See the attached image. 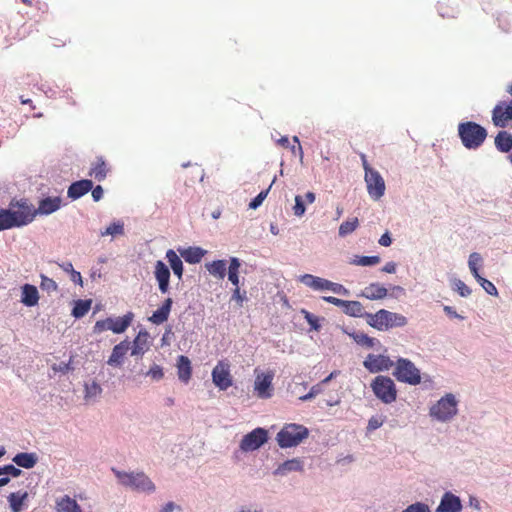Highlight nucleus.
I'll list each match as a JSON object with an SVG mask.
<instances>
[{"label":"nucleus","instance_id":"cd10ccee","mask_svg":"<svg viewBox=\"0 0 512 512\" xmlns=\"http://www.w3.org/2000/svg\"><path fill=\"white\" fill-rule=\"evenodd\" d=\"M300 280L306 286L317 291L328 290V287L330 285L329 280L311 274L303 275Z\"/></svg>","mask_w":512,"mask_h":512},{"label":"nucleus","instance_id":"6ab92c4d","mask_svg":"<svg viewBox=\"0 0 512 512\" xmlns=\"http://www.w3.org/2000/svg\"><path fill=\"white\" fill-rule=\"evenodd\" d=\"M149 338L150 335L147 331H139L132 343V346H130L131 355L142 356L146 351H148L150 348Z\"/></svg>","mask_w":512,"mask_h":512},{"label":"nucleus","instance_id":"f8f14e48","mask_svg":"<svg viewBox=\"0 0 512 512\" xmlns=\"http://www.w3.org/2000/svg\"><path fill=\"white\" fill-rule=\"evenodd\" d=\"M268 440V432L264 428H255L248 434H246L241 442L240 449L242 451H254L260 448Z\"/></svg>","mask_w":512,"mask_h":512},{"label":"nucleus","instance_id":"9d476101","mask_svg":"<svg viewBox=\"0 0 512 512\" xmlns=\"http://www.w3.org/2000/svg\"><path fill=\"white\" fill-rule=\"evenodd\" d=\"M367 192L373 200H379L385 193V181L381 174L374 168L365 172Z\"/></svg>","mask_w":512,"mask_h":512},{"label":"nucleus","instance_id":"4d7b16f0","mask_svg":"<svg viewBox=\"0 0 512 512\" xmlns=\"http://www.w3.org/2000/svg\"><path fill=\"white\" fill-rule=\"evenodd\" d=\"M246 292H241L240 287H235L232 293V299L236 300L240 306H242L243 301L246 299Z\"/></svg>","mask_w":512,"mask_h":512},{"label":"nucleus","instance_id":"bb28decb","mask_svg":"<svg viewBox=\"0 0 512 512\" xmlns=\"http://www.w3.org/2000/svg\"><path fill=\"white\" fill-rule=\"evenodd\" d=\"M177 373L179 379L188 383L192 376L191 361L187 356L180 355L177 359Z\"/></svg>","mask_w":512,"mask_h":512},{"label":"nucleus","instance_id":"5fc2aeb1","mask_svg":"<svg viewBox=\"0 0 512 512\" xmlns=\"http://www.w3.org/2000/svg\"><path fill=\"white\" fill-rule=\"evenodd\" d=\"M321 391H322L321 384H316L311 387L310 391L307 394L301 396L299 399L301 401L310 400V399L314 398L317 394H319Z\"/></svg>","mask_w":512,"mask_h":512},{"label":"nucleus","instance_id":"09e8293b","mask_svg":"<svg viewBox=\"0 0 512 512\" xmlns=\"http://www.w3.org/2000/svg\"><path fill=\"white\" fill-rule=\"evenodd\" d=\"M305 211H306V208H305L304 200H303L302 196L296 195L295 196V205L293 206L294 215L297 217H301L304 215Z\"/></svg>","mask_w":512,"mask_h":512},{"label":"nucleus","instance_id":"ddd939ff","mask_svg":"<svg viewBox=\"0 0 512 512\" xmlns=\"http://www.w3.org/2000/svg\"><path fill=\"white\" fill-rule=\"evenodd\" d=\"M512 121V99L499 101L492 110V122L496 127L505 128Z\"/></svg>","mask_w":512,"mask_h":512},{"label":"nucleus","instance_id":"f257e3e1","mask_svg":"<svg viewBox=\"0 0 512 512\" xmlns=\"http://www.w3.org/2000/svg\"><path fill=\"white\" fill-rule=\"evenodd\" d=\"M458 135L465 148L478 149L487 138V130L476 122L466 121L459 123Z\"/></svg>","mask_w":512,"mask_h":512},{"label":"nucleus","instance_id":"f03ea898","mask_svg":"<svg viewBox=\"0 0 512 512\" xmlns=\"http://www.w3.org/2000/svg\"><path fill=\"white\" fill-rule=\"evenodd\" d=\"M119 483L131 490L142 493H153L155 484L144 472H124L113 469Z\"/></svg>","mask_w":512,"mask_h":512},{"label":"nucleus","instance_id":"bf43d9fd","mask_svg":"<svg viewBox=\"0 0 512 512\" xmlns=\"http://www.w3.org/2000/svg\"><path fill=\"white\" fill-rule=\"evenodd\" d=\"M108 172L109 168L106 166L105 162L98 159V181L105 178Z\"/></svg>","mask_w":512,"mask_h":512},{"label":"nucleus","instance_id":"412c9836","mask_svg":"<svg viewBox=\"0 0 512 512\" xmlns=\"http://www.w3.org/2000/svg\"><path fill=\"white\" fill-rule=\"evenodd\" d=\"M129 350L130 342L128 340L121 341L113 348L108 364L115 367L122 365L124 357Z\"/></svg>","mask_w":512,"mask_h":512},{"label":"nucleus","instance_id":"2f4dec72","mask_svg":"<svg viewBox=\"0 0 512 512\" xmlns=\"http://www.w3.org/2000/svg\"><path fill=\"white\" fill-rule=\"evenodd\" d=\"M343 312L351 317H366L364 307L359 301L345 300L342 305Z\"/></svg>","mask_w":512,"mask_h":512},{"label":"nucleus","instance_id":"1a4fd4ad","mask_svg":"<svg viewBox=\"0 0 512 512\" xmlns=\"http://www.w3.org/2000/svg\"><path fill=\"white\" fill-rule=\"evenodd\" d=\"M134 318L132 312L121 317H108L104 320L98 321V331L111 330L116 334L123 333L131 325Z\"/></svg>","mask_w":512,"mask_h":512},{"label":"nucleus","instance_id":"2eb2a0df","mask_svg":"<svg viewBox=\"0 0 512 512\" xmlns=\"http://www.w3.org/2000/svg\"><path fill=\"white\" fill-rule=\"evenodd\" d=\"M393 312L380 309L375 314H366L367 323L377 330H386L392 327Z\"/></svg>","mask_w":512,"mask_h":512},{"label":"nucleus","instance_id":"a878e982","mask_svg":"<svg viewBox=\"0 0 512 512\" xmlns=\"http://www.w3.org/2000/svg\"><path fill=\"white\" fill-rule=\"evenodd\" d=\"M181 257L189 264L199 263L206 251L200 247H188L183 249H178Z\"/></svg>","mask_w":512,"mask_h":512},{"label":"nucleus","instance_id":"338daca9","mask_svg":"<svg viewBox=\"0 0 512 512\" xmlns=\"http://www.w3.org/2000/svg\"><path fill=\"white\" fill-rule=\"evenodd\" d=\"M382 271L386 273H395L396 264L394 262H388L383 266Z\"/></svg>","mask_w":512,"mask_h":512},{"label":"nucleus","instance_id":"a18cd8bd","mask_svg":"<svg viewBox=\"0 0 512 512\" xmlns=\"http://www.w3.org/2000/svg\"><path fill=\"white\" fill-rule=\"evenodd\" d=\"M354 340L362 345V346H366V347H373L375 345V342H376V339L375 338H372V337H369L367 334H364V333H357L354 335Z\"/></svg>","mask_w":512,"mask_h":512},{"label":"nucleus","instance_id":"aec40b11","mask_svg":"<svg viewBox=\"0 0 512 512\" xmlns=\"http://www.w3.org/2000/svg\"><path fill=\"white\" fill-rule=\"evenodd\" d=\"M172 304V298H166L162 305L155 312H153V314L148 318V320L155 325H160L166 322L168 320Z\"/></svg>","mask_w":512,"mask_h":512},{"label":"nucleus","instance_id":"20e7f679","mask_svg":"<svg viewBox=\"0 0 512 512\" xmlns=\"http://www.w3.org/2000/svg\"><path fill=\"white\" fill-rule=\"evenodd\" d=\"M370 386L374 395L384 404H391L396 401L398 391L390 377L376 376Z\"/></svg>","mask_w":512,"mask_h":512},{"label":"nucleus","instance_id":"f704fd0d","mask_svg":"<svg viewBox=\"0 0 512 512\" xmlns=\"http://www.w3.org/2000/svg\"><path fill=\"white\" fill-rule=\"evenodd\" d=\"M241 262L238 258L232 257L228 267V279L235 286L239 287V268Z\"/></svg>","mask_w":512,"mask_h":512},{"label":"nucleus","instance_id":"a211bd4d","mask_svg":"<svg viewBox=\"0 0 512 512\" xmlns=\"http://www.w3.org/2000/svg\"><path fill=\"white\" fill-rule=\"evenodd\" d=\"M462 509V504L456 495L451 492H446L436 509V512H460Z\"/></svg>","mask_w":512,"mask_h":512},{"label":"nucleus","instance_id":"c03bdc74","mask_svg":"<svg viewBox=\"0 0 512 512\" xmlns=\"http://www.w3.org/2000/svg\"><path fill=\"white\" fill-rule=\"evenodd\" d=\"M301 313L304 315L305 320L310 325L311 330L319 331L321 327L319 323V318L305 309H302Z\"/></svg>","mask_w":512,"mask_h":512},{"label":"nucleus","instance_id":"ea45409f","mask_svg":"<svg viewBox=\"0 0 512 512\" xmlns=\"http://www.w3.org/2000/svg\"><path fill=\"white\" fill-rule=\"evenodd\" d=\"M358 226H359V221H358L357 217L348 219L340 225L339 235L341 237H345V236L351 234L352 232H354Z\"/></svg>","mask_w":512,"mask_h":512},{"label":"nucleus","instance_id":"79ce46f5","mask_svg":"<svg viewBox=\"0 0 512 512\" xmlns=\"http://www.w3.org/2000/svg\"><path fill=\"white\" fill-rule=\"evenodd\" d=\"M482 258L479 253L473 252L469 256V269L474 277H479V265L481 264Z\"/></svg>","mask_w":512,"mask_h":512},{"label":"nucleus","instance_id":"37998d69","mask_svg":"<svg viewBox=\"0 0 512 512\" xmlns=\"http://www.w3.org/2000/svg\"><path fill=\"white\" fill-rule=\"evenodd\" d=\"M475 279L489 295H492V296L498 295V290L491 281L485 279L481 275H479V277H475Z\"/></svg>","mask_w":512,"mask_h":512},{"label":"nucleus","instance_id":"72a5a7b5","mask_svg":"<svg viewBox=\"0 0 512 512\" xmlns=\"http://www.w3.org/2000/svg\"><path fill=\"white\" fill-rule=\"evenodd\" d=\"M205 266L211 275L218 277L219 279H224V277L226 275V261L225 260H215L211 263H207Z\"/></svg>","mask_w":512,"mask_h":512},{"label":"nucleus","instance_id":"c9c22d12","mask_svg":"<svg viewBox=\"0 0 512 512\" xmlns=\"http://www.w3.org/2000/svg\"><path fill=\"white\" fill-rule=\"evenodd\" d=\"M302 470V464L298 459H291L285 461L283 464H281L276 470L275 474L278 475H285L287 472L290 471H299Z\"/></svg>","mask_w":512,"mask_h":512},{"label":"nucleus","instance_id":"e2e57ef3","mask_svg":"<svg viewBox=\"0 0 512 512\" xmlns=\"http://www.w3.org/2000/svg\"><path fill=\"white\" fill-rule=\"evenodd\" d=\"M378 242H379V244H380L381 246H385V247L390 246V245H391V243H392V239H391V237H390L389 232L384 233V234L380 237V239H379V241H378Z\"/></svg>","mask_w":512,"mask_h":512},{"label":"nucleus","instance_id":"680f3d73","mask_svg":"<svg viewBox=\"0 0 512 512\" xmlns=\"http://www.w3.org/2000/svg\"><path fill=\"white\" fill-rule=\"evenodd\" d=\"M52 369L55 371V372H62V373H65L67 371L70 370V363H60L58 365L54 364L52 366Z\"/></svg>","mask_w":512,"mask_h":512},{"label":"nucleus","instance_id":"393cba45","mask_svg":"<svg viewBox=\"0 0 512 512\" xmlns=\"http://www.w3.org/2000/svg\"><path fill=\"white\" fill-rule=\"evenodd\" d=\"M21 302L28 307H33L38 304L39 293L36 286L31 284H24L21 288Z\"/></svg>","mask_w":512,"mask_h":512},{"label":"nucleus","instance_id":"5701e85b","mask_svg":"<svg viewBox=\"0 0 512 512\" xmlns=\"http://www.w3.org/2000/svg\"><path fill=\"white\" fill-rule=\"evenodd\" d=\"M387 289L379 283H371L365 287L360 296L369 300H380L387 296Z\"/></svg>","mask_w":512,"mask_h":512},{"label":"nucleus","instance_id":"9b49d317","mask_svg":"<svg viewBox=\"0 0 512 512\" xmlns=\"http://www.w3.org/2000/svg\"><path fill=\"white\" fill-rule=\"evenodd\" d=\"M212 381L220 390H227L233 384L230 373V363L227 360H220L212 370Z\"/></svg>","mask_w":512,"mask_h":512},{"label":"nucleus","instance_id":"49530a36","mask_svg":"<svg viewBox=\"0 0 512 512\" xmlns=\"http://www.w3.org/2000/svg\"><path fill=\"white\" fill-rule=\"evenodd\" d=\"M21 474H22V470H20L19 468H16L12 464H8L3 467H0V476L5 475L7 477H9V476L18 477Z\"/></svg>","mask_w":512,"mask_h":512},{"label":"nucleus","instance_id":"7c9ffc66","mask_svg":"<svg viewBox=\"0 0 512 512\" xmlns=\"http://www.w3.org/2000/svg\"><path fill=\"white\" fill-rule=\"evenodd\" d=\"M166 259L169 262V265L173 270V273L178 277L179 280H181L184 271L183 262L181 258L177 255V253L174 250L169 249L166 252Z\"/></svg>","mask_w":512,"mask_h":512},{"label":"nucleus","instance_id":"603ef678","mask_svg":"<svg viewBox=\"0 0 512 512\" xmlns=\"http://www.w3.org/2000/svg\"><path fill=\"white\" fill-rule=\"evenodd\" d=\"M329 284L330 285L328 287V290H330L336 294H340V295H344V296L349 295V290L347 288H345L342 284L334 283L332 281H330Z\"/></svg>","mask_w":512,"mask_h":512},{"label":"nucleus","instance_id":"8fccbe9b","mask_svg":"<svg viewBox=\"0 0 512 512\" xmlns=\"http://www.w3.org/2000/svg\"><path fill=\"white\" fill-rule=\"evenodd\" d=\"M402 512H431V511L427 504H424L422 502H416L414 504L409 505Z\"/></svg>","mask_w":512,"mask_h":512},{"label":"nucleus","instance_id":"774afa93","mask_svg":"<svg viewBox=\"0 0 512 512\" xmlns=\"http://www.w3.org/2000/svg\"><path fill=\"white\" fill-rule=\"evenodd\" d=\"M59 266L61 267V269H62L64 272H66V273H68V274H70V273L74 270L73 265H72V263H71V262H63V263H62V264H60Z\"/></svg>","mask_w":512,"mask_h":512},{"label":"nucleus","instance_id":"4be33fe9","mask_svg":"<svg viewBox=\"0 0 512 512\" xmlns=\"http://www.w3.org/2000/svg\"><path fill=\"white\" fill-rule=\"evenodd\" d=\"M29 494L25 490L12 492L8 495L7 500L12 512H21L26 506Z\"/></svg>","mask_w":512,"mask_h":512},{"label":"nucleus","instance_id":"473e14b6","mask_svg":"<svg viewBox=\"0 0 512 512\" xmlns=\"http://www.w3.org/2000/svg\"><path fill=\"white\" fill-rule=\"evenodd\" d=\"M13 462L18 466L30 469L35 466L37 458L33 453H18L14 458Z\"/></svg>","mask_w":512,"mask_h":512},{"label":"nucleus","instance_id":"dca6fc26","mask_svg":"<svg viewBox=\"0 0 512 512\" xmlns=\"http://www.w3.org/2000/svg\"><path fill=\"white\" fill-rule=\"evenodd\" d=\"M93 182L91 180H80L72 183L68 188V197L73 200H76L89 191H92L91 194L93 198L96 200V189L92 190Z\"/></svg>","mask_w":512,"mask_h":512},{"label":"nucleus","instance_id":"c85d7f7f","mask_svg":"<svg viewBox=\"0 0 512 512\" xmlns=\"http://www.w3.org/2000/svg\"><path fill=\"white\" fill-rule=\"evenodd\" d=\"M56 512H82L81 507L75 499L65 495L56 500Z\"/></svg>","mask_w":512,"mask_h":512},{"label":"nucleus","instance_id":"7ed1b4c3","mask_svg":"<svg viewBox=\"0 0 512 512\" xmlns=\"http://www.w3.org/2000/svg\"><path fill=\"white\" fill-rule=\"evenodd\" d=\"M309 436V430L301 425L290 423L283 426L278 432L276 440L281 448H290L299 445Z\"/></svg>","mask_w":512,"mask_h":512},{"label":"nucleus","instance_id":"4c0bfd02","mask_svg":"<svg viewBox=\"0 0 512 512\" xmlns=\"http://www.w3.org/2000/svg\"><path fill=\"white\" fill-rule=\"evenodd\" d=\"M11 210L0 208V231L16 227Z\"/></svg>","mask_w":512,"mask_h":512},{"label":"nucleus","instance_id":"6e6d98bb","mask_svg":"<svg viewBox=\"0 0 512 512\" xmlns=\"http://www.w3.org/2000/svg\"><path fill=\"white\" fill-rule=\"evenodd\" d=\"M456 291L462 296L467 297L471 294V289L461 280L455 283Z\"/></svg>","mask_w":512,"mask_h":512},{"label":"nucleus","instance_id":"423d86ee","mask_svg":"<svg viewBox=\"0 0 512 512\" xmlns=\"http://www.w3.org/2000/svg\"><path fill=\"white\" fill-rule=\"evenodd\" d=\"M457 404L455 396L448 393L430 408V415L439 421H448L457 414Z\"/></svg>","mask_w":512,"mask_h":512},{"label":"nucleus","instance_id":"13d9d810","mask_svg":"<svg viewBox=\"0 0 512 512\" xmlns=\"http://www.w3.org/2000/svg\"><path fill=\"white\" fill-rule=\"evenodd\" d=\"M406 323H407L406 317H404L401 314L393 313L392 327H394V326L401 327V326L406 325Z\"/></svg>","mask_w":512,"mask_h":512},{"label":"nucleus","instance_id":"39448f33","mask_svg":"<svg viewBox=\"0 0 512 512\" xmlns=\"http://www.w3.org/2000/svg\"><path fill=\"white\" fill-rule=\"evenodd\" d=\"M393 375L399 382L417 385L421 382L420 370L406 358H399L395 364Z\"/></svg>","mask_w":512,"mask_h":512},{"label":"nucleus","instance_id":"e433bc0d","mask_svg":"<svg viewBox=\"0 0 512 512\" xmlns=\"http://www.w3.org/2000/svg\"><path fill=\"white\" fill-rule=\"evenodd\" d=\"M122 235H124V223L121 220L114 221L105 230L101 231V236L115 238Z\"/></svg>","mask_w":512,"mask_h":512},{"label":"nucleus","instance_id":"a19ab883","mask_svg":"<svg viewBox=\"0 0 512 512\" xmlns=\"http://www.w3.org/2000/svg\"><path fill=\"white\" fill-rule=\"evenodd\" d=\"M380 261L379 256H355L351 264L357 266H373L380 263Z\"/></svg>","mask_w":512,"mask_h":512},{"label":"nucleus","instance_id":"4468645a","mask_svg":"<svg viewBox=\"0 0 512 512\" xmlns=\"http://www.w3.org/2000/svg\"><path fill=\"white\" fill-rule=\"evenodd\" d=\"M363 365L370 373H378L390 370L394 363L388 356L369 354L364 360Z\"/></svg>","mask_w":512,"mask_h":512},{"label":"nucleus","instance_id":"6e6552de","mask_svg":"<svg viewBox=\"0 0 512 512\" xmlns=\"http://www.w3.org/2000/svg\"><path fill=\"white\" fill-rule=\"evenodd\" d=\"M12 217L15 219L16 227L24 226L32 222L36 216V211L32 205L28 204L27 200H20L11 203Z\"/></svg>","mask_w":512,"mask_h":512},{"label":"nucleus","instance_id":"69168bd1","mask_svg":"<svg viewBox=\"0 0 512 512\" xmlns=\"http://www.w3.org/2000/svg\"><path fill=\"white\" fill-rule=\"evenodd\" d=\"M42 286L46 288H53L54 290L57 288L56 283L47 277L42 278Z\"/></svg>","mask_w":512,"mask_h":512},{"label":"nucleus","instance_id":"052dcab7","mask_svg":"<svg viewBox=\"0 0 512 512\" xmlns=\"http://www.w3.org/2000/svg\"><path fill=\"white\" fill-rule=\"evenodd\" d=\"M323 300L327 303L333 304V305L341 307V308H342V305L345 303V300L336 298L334 296H324Z\"/></svg>","mask_w":512,"mask_h":512},{"label":"nucleus","instance_id":"3c124183","mask_svg":"<svg viewBox=\"0 0 512 512\" xmlns=\"http://www.w3.org/2000/svg\"><path fill=\"white\" fill-rule=\"evenodd\" d=\"M384 423V418L382 416H372L367 425V431L371 432L378 428H380Z\"/></svg>","mask_w":512,"mask_h":512},{"label":"nucleus","instance_id":"de8ad7c7","mask_svg":"<svg viewBox=\"0 0 512 512\" xmlns=\"http://www.w3.org/2000/svg\"><path fill=\"white\" fill-rule=\"evenodd\" d=\"M271 186L272 184L266 189V190H263L261 191L250 203H249V208L251 209H256L258 208L262 202L265 200V198L267 197L270 189H271Z\"/></svg>","mask_w":512,"mask_h":512},{"label":"nucleus","instance_id":"0eeeda50","mask_svg":"<svg viewBox=\"0 0 512 512\" xmlns=\"http://www.w3.org/2000/svg\"><path fill=\"white\" fill-rule=\"evenodd\" d=\"M275 373L272 370L266 372L255 369L254 393L260 399H268L273 395V379Z\"/></svg>","mask_w":512,"mask_h":512},{"label":"nucleus","instance_id":"f3484780","mask_svg":"<svg viewBox=\"0 0 512 512\" xmlns=\"http://www.w3.org/2000/svg\"><path fill=\"white\" fill-rule=\"evenodd\" d=\"M154 276L160 292L162 294L167 293L169 291L170 270L161 260H158L155 264Z\"/></svg>","mask_w":512,"mask_h":512},{"label":"nucleus","instance_id":"b1692460","mask_svg":"<svg viewBox=\"0 0 512 512\" xmlns=\"http://www.w3.org/2000/svg\"><path fill=\"white\" fill-rule=\"evenodd\" d=\"M62 200L60 197H47L39 202L38 209L35 210L36 214L48 215L57 211L61 206Z\"/></svg>","mask_w":512,"mask_h":512},{"label":"nucleus","instance_id":"c756f323","mask_svg":"<svg viewBox=\"0 0 512 512\" xmlns=\"http://www.w3.org/2000/svg\"><path fill=\"white\" fill-rule=\"evenodd\" d=\"M495 146L498 151L507 153L512 150V134L502 130L495 137Z\"/></svg>","mask_w":512,"mask_h":512},{"label":"nucleus","instance_id":"58836bf2","mask_svg":"<svg viewBox=\"0 0 512 512\" xmlns=\"http://www.w3.org/2000/svg\"><path fill=\"white\" fill-rule=\"evenodd\" d=\"M91 303H92L91 300H77V301H74V307H73V310H72V315L75 318L83 317L90 310Z\"/></svg>","mask_w":512,"mask_h":512},{"label":"nucleus","instance_id":"864d4df0","mask_svg":"<svg viewBox=\"0 0 512 512\" xmlns=\"http://www.w3.org/2000/svg\"><path fill=\"white\" fill-rule=\"evenodd\" d=\"M147 375L150 376L154 380H160L163 378L164 373H163L162 367L155 364L149 369V371L147 372Z\"/></svg>","mask_w":512,"mask_h":512},{"label":"nucleus","instance_id":"0e129e2a","mask_svg":"<svg viewBox=\"0 0 512 512\" xmlns=\"http://www.w3.org/2000/svg\"><path fill=\"white\" fill-rule=\"evenodd\" d=\"M69 275H70L71 280L74 283L79 284L80 286H82V277H81L80 272H78L76 270H73Z\"/></svg>","mask_w":512,"mask_h":512}]
</instances>
